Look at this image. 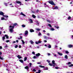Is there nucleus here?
I'll use <instances>...</instances> for the list:
<instances>
[{"mask_svg": "<svg viewBox=\"0 0 73 73\" xmlns=\"http://www.w3.org/2000/svg\"><path fill=\"white\" fill-rule=\"evenodd\" d=\"M48 67H45L44 68V70H48Z\"/></svg>", "mask_w": 73, "mask_h": 73, "instance_id": "obj_27", "label": "nucleus"}, {"mask_svg": "<svg viewBox=\"0 0 73 73\" xmlns=\"http://www.w3.org/2000/svg\"><path fill=\"white\" fill-rule=\"evenodd\" d=\"M16 42H17V43L19 42V40H16Z\"/></svg>", "mask_w": 73, "mask_h": 73, "instance_id": "obj_54", "label": "nucleus"}, {"mask_svg": "<svg viewBox=\"0 0 73 73\" xmlns=\"http://www.w3.org/2000/svg\"><path fill=\"white\" fill-rule=\"evenodd\" d=\"M20 38H18V40H20V39H22V37L21 36H20Z\"/></svg>", "mask_w": 73, "mask_h": 73, "instance_id": "obj_25", "label": "nucleus"}, {"mask_svg": "<svg viewBox=\"0 0 73 73\" xmlns=\"http://www.w3.org/2000/svg\"><path fill=\"white\" fill-rule=\"evenodd\" d=\"M49 3L51 4V5H55V4L54 3V2L53 1H48Z\"/></svg>", "mask_w": 73, "mask_h": 73, "instance_id": "obj_3", "label": "nucleus"}, {"mask_svg": "<svg viewBox=\"0 0 73 73\" xmlns=\"http://www.w3.org/2000/svg\"><path fill=\"white\" fill-rule=\"evenodd\" d=\"M6 42H9V40H7L6 41Z\"/></svg>", "mask_w": 73, "mask_h": 73, "instance_id": "obj_47", "label": "nucleus"}, {"mask_svg": "<svg viewBox=\"0 0 73 73\" xmlns=\"http://www.w3.org/2000/svg\"><path fill=\"white\" fill-rule=\"evenodd\" d=\"M33 72H36V70H35V69H34L33 70Z\"/></svg>", "mask_w": 73, "mask_h": 73, "instance_id": "obj_36", "label": "nucleus"}, {"mask_svg": "<svg viewBox=\"0 0 73 73\" xmlns=\"http://www.w3.org/2000/svg\"><path fill=\"white\" fill-rule=\"evenodd\" d=\"M0 59L1 60H3V58H1V56H0Z\"/></svg>", "mask_w": 73, "mask_h": 73, "instance_id": "obj_38", "label": "nucleus"}, {"mask_svg": "<svg viewBox=\"0 0 73 73\" xmlns=\"http://www.w3.org/2000/svg\"><path fill=\"white\" fill-rule=\"evenodd\" d=\"M32 53H33V54H35V52H33Z\"/></svg>", "mask_w": 73, "mask_h": 73, "instance_id": "obj_50", "label": "nucleus"}, {"mask_svg": "<svg viewBox=\"0 0 73 73\" xmlns=\"http://www.w3.org/2000/svg\"><path fill=\"white\" fill-rule=\"evenodd\" d=\"M16 3L17 4H21V2L20 1H16Z\"/></svg>", "mask_w": 73, "mask_h": 73, "instance_id": "obj_15", "label": "nucleus"}, {"mask_svg": "<svg viewBox=\"0 0 73 73\" xmlns=\"http://www.w3.org/2000/svg\"><path fill=\"white\" fill-rule=\"evenodd\" d=\"M6 20V19H5L4 17H2L1 19V20Z\"/></svg>", "mask_w": 73, "mask_h": 73, "instance_id": "obj_32", "label": "nucleus"}, {"mask_svg": "<svg viewBox=\"0 0 73 73\" xmlns=\"http://www.w3.org/2000/svg\"><path fill=\"white\" fill-rule=\"evenodd\" d=\"M48 65H50V66H53V64H51L50 63H49Z\"/></svg>", "mask_w": 73, "mask_h": 73, "instance_id": "obj_29", "label": "nucleus"}, {"mask_svg": "<svg viewBox=\"0 0 73 73\" xmlns=\"http://www.w3.org/2000/svg\"><path fill=\"white\" fill-rule=\"evenodd\" d=\"M33 58H34V59L35 58H37V57H36V56H34L33 57Z\"/></svg>", "mask_w": 73, "mask_h": 73, "instance_id": "obj_44", "label": "nucleus"}, {"mask_svg": "<svg viewBox=\"0 0 73 73\" xmlns=\"http://www.w3.org/2000/svg\"><path fill=\"white\" fill-rule=\"evenodd\" d=\"M37 64H41V62H38Z\"/></svg>", "mask_w": 73, "mask_h": 73, "instance_id": "obj_56", "label": "nucleus"}, {"mask_svg": "<svg viewBox=\"0 0 73 73\" xmlns=\"http://www.w3.org/2000/svg\"><path fill=\"white\" fill-rule=\"evenodd\" d=\"M0 15H2L4 17H6V18L8 17V16L4 15V13H3V12H0Z\"/></svg>", "mask_w": 73, "mask_h": 73, "instance_id": "obj_2", "label": "nucleus"}, {"mask_svg": "<svg viewBox=\"0 0 73 73\" xmlns=\"http://www.w3.org/2000/svg\"><path fill=\"white\" fill-rule=\"evenodd\" d=\"M4 4L5 5V6H7L8 5L7 3H4Z\"/></svg>", "mask_w": 73, "mask_h": 73, "instance_id": "obj_43", "label": "nucleus"}, {"mask_svg": "<svg viewBox=\"0 0 73 73\" xmlns=\"http://www.w3.org/2000/svg\"><path fill=\"white\" fill-rule=\"evenodd\" d=\"M27 60V57H25L24 58V61H25Z\"/></svg>", "mask_w": 73, "mask_h": 73, "instance_id": "obj_30", "label": "nucleus"}, {"mask_svg": "<svg viewBox=\"0 0 73 73\" xmlns=\"http://www.w3.org/2000/svg\"><path fill=\"white\" fill-rule=\"evenodd\" d=\"M17 57L19 59H20L22 58V57L21 56H20V55H18Z\"/></svg>", "mask_w": 73, "mask_h": 73, "instance_id": "obj_8", "label": "nucleus"}, {"mask_svg": "<svg viewBox=\"0 0 73 73\" xmlns=\"http://www.w3.org/2000/svg\"><path fill=\"white\" fill-rule=\"evenodd\" d=\"M21 41L22 42L23 44H25V42H24V40H21Z\"/></svg>", "mask_w": 73, "mask_h": 73, "instance_id": "obj_31", "label": "nucleus"}, {"mask_svg": "<svg viewBox=\"0 0 73 73\" xmlns=\"http://www.w3.org/2000/svg\"><path fill=\"white\" fill-rule=\"evenodd\" d=\"M55 69H59V68L58 67H56Z\"/></svg>", "mask_w": 73, "mask_h": 73, "instance_id": "obj_46", "label": "nucleus"}, {"mask_svg": "<svg viewBox=\"0 0 73 73\" xmlns=\"http://www.w3.org/2000/svg\"><path fill=\"white\" fill-rule=\"evenodd\" d=\"M32 16L33 17V18H34V19H35V18H36V17L35 16V15H32Z\"/></svg>", "mask_w": 73, "mask_h": 73, "instance_id": "obj_22", "label": "nucleus"}, {"mask_svg": "<svg viewBox=\"0 0 73 73\" xmlns=\"http://www.w3.org/2000/svg\"><path fill=\"white\" fill-rule=\"evenodd\" d=\"M25 37H27V35H28V31H25Z\"/></svg>", "mask_w": 73, "mask_h": 73, "instance_id": "obj_4", "label": "nucleus"}, {"mask_svg": "<svg viewBox=\"0 0 73 73\" xmlns=\"http://www.w3.org/2000/svg\"><path fill=\"white\" fill-rule=\"evenodd\" d=\"M14 27H15L14 26H12L11 25H10L9 26L10 28H12L11 29H10V31L11 33H12V32H13V29L14 28Z\"/></svg>", "mask_w": 73, "mask_h": 73, "instance_id": "obj_1", "label": "nucleus"}, {"mask_svg": "<svg viewBox=\"0 0 73 73\" xmlns=\"http://www.w3.org/2000/svg\"><path fill=\"white\" fill-rule=\"evenodd\" d=\"M46 61L47 62H48V63H50V61H49V60H46Z\"/></svg>", "mask_w": 73, "mask_h": 73, "instance_id": "obj_39", "label": "nucleus"}, {"mask_svg": "<svg viewBox=\"0 0 73 73\" xmlns=\"http://www.w3.org/2000/svg\"><path fill=\"white\" fill-rule=\"evenodd\" d=\"M25 68L26 69H27V70H28V69H29V67H28V66H26L25 67Z\"/></svg>", "mask_w": 73, "mask_h": 73, "instance_id": "obj_11", "label": "nucleus"}, {"mask_svg": "<svg viewBox=\"0 0 73 73\" xmlns=\"http://www.w3.org/2000/svg\"><path fill=\"white\" fill-rule=\"evenodd\" d=\"M48 47L49 48H51V46H48Z\"/></svg>", "mask_w": 73, "mask_h": 73, "instance_id": "obj_53", "label": "nucleus"}, {"mask_svg": "<svg viewBox=\"0 0 73 73\" xmlns=\"http://www.w3.org/2000/svg\"><path fill=\"white\" fill-rule=\"evenodd\" d=\"M50 31H54V29L53 28H51L50 29Z\"/></svg>", "mask_w": 73, "mask_h": 73, "instance_id": "obj_26", "label": "nucleus"}, {"mask_svg": "<svg viewBox=\"0 0 73 73\" xmlns=\"http://www.w3.org/2000/svg\"><path fill=\"white\" fill-rule=\"evenodd\" d=\"M39 66L40 68H45V66L42 65H39Z\"/></svg>", "mask_w": 73, "mask_h": 73, "instance_id": "obj_18", "label": "nucleus"}, {"mask_svg": "<svg viewBox=\"0 0 73 73\" xmlns=\"http://www.w3.org/2000/svg\"><path fill=\"white\" fill-rule=\"evenodd\" d=\"M21 15H22V16H24V17H25V14H24L23 12H21Z\"/></svg>", "mask_w": 73, "mask_h": 73, "instance_id": "obj_12", "label": "nucleus"}, {"mask_svg": "<svg viewBox=\"0 0 73 73\" xmlns=\"http://www.w3.org/2000/svg\"><path fill=\"white\" fill-rule=\"evenodd\" d=\"M36 25H37L38 26V25H39V22H38V21H36Z\"/></svg>", "mask_w": 73, "mask_h": 73, "instance_id": "obj_17", "label": "nucleus"}, {"mask_svg": "<svg viewBox=\"0 0 73 73\" xmlns=\"http://www.w3.org/2000/svg\"><path fill=\"white\" fill-rule=\"evenodd\" d=\"M58 54H59V55H60V56H62V53H60L59 52H58Z\"/></svg>", "mask_w": 73, "mask_h": 73, "instance_id": "obj_21", "label": "nucleus"}, {"mask_svg": "<svg viewBox=\"0 0 73 73\" xmlns=\"http://www.w3.org/2000/svg\"><path fill=\"white\" fill-rule=\"evenodd\" d=\"M19 61L21 62V63H23V60L21 59H19Z\"/></svg>", "mask_w": 73, "mask_h": 73, "instance_id": "obj_13", "label": "nucleus"}, {"mask_svg": "<svg viewBox=\"0 0 73 73\" xmlns=\"http://www.w3.org/2000/svg\"><path fill=\"white\" fill-rule=\"evenodd\" d=\"M47 21H48V22H49V23H50V21H49V20H47Z\"/></svg>", "mask_w": 73, "mask_h": 73, "instance_id": "obj_59", "label": "nucleus"}, {"mask_svg": "<svg viewBox=\"0 0 73 73\" xmlns=\"http://www.w3.org/2000/svg\"><path fill=\"white\" fill-rule=\"evenodd\" d=\"M2 54V52H0V55H1Z\"/></svg>", "mask_w": 73, "mask_h": 73, "instance_id": "obj_55", "label": "nucleus"}, {"mask_svg": "<svg viewBox=\"0 0 73 73\" xmlns=\"http://www.w3.org/2000/svg\"><path fill=\"white\" fill-rule=\"evenodd\" d=\"M48 25L49 26L50 28H52V25H51L50 24H49Z\"/></svg>", "mask_w": 73, "mask_h": 73, "instance_id": "obj_37", "label": "nucleus"}, {"mask_svg": "<svg viewBox=\"0 0 73 73\" xmlns=\"http://www.w3.org/2000/svg\"><path fill=\"white\" fill-rule=\"evenodd\" d=\"M64 58H66V59H68V56L67 55H66L64 56Z\"/></svg>", "mask_w": 73, "mask_h": 73, "instance_id": "obj_23", "label": "nucleus"}, {"mask_svg": "<svg viewBox=\"0 0 73 73\" xmlns=\"http://www.w3.org/2000/svg\"><path fill=\"white\" fill-rule=\"evenodd\" d=\"M0 49H2V46H0Z\"/></svg>", "mask_w": 73, "mask_h": 73, "instance_id": "obj_64", "label": "nucleus"}, {"mask_svg": "<svg viewBox=\"0 0 73 73\" xmlns=\"http://www.w3.org/2000/svg\"><path fill=\"white\" fill-rule=\"evenodd\" d=\"M58 8L57 6H55L54 8H53V9H57Z\"/></svg>", "mask_w": 73, "mask_h": 73, "instance_id": "obj_10", "label": "nucleus"}, {"mask_svg": "<svg viewBox=\"0 0 73 73\" xmlns=\"http://www.w3.org/2000/svg\"><path fill=\"white\" fill-rule=\"evenodd\" d=\"M42 42L41 41H37V42H35V43L36 44H38L39 43H41Z\"/></svg>", "mask_w": 73, "mask_h": 73, "instance_id": "obj_5", "label": "nucleus"}, {"mask_svg": "<svg viewBox=\"0 0 73 73\" xmlns=\"http://www.w3.org/2000/svg\"><path fill=\"white\" fill-rule=\"evenodd\" d=\"M29 21L30 23H33V20L32 19H29Z\"/></svg>", "mask_w": 73, "mask_h": 73, "instance_id": "obj_9", "label": "nucleus"}, {"mask_svg": "<svg viewBox=\"0 0 73 73\" xmlns=\"http://www.w3.org/2000/svg\"><path fill=\"white\" fill-rule=\"evenodd\" d=\"M73 47V46H69L68 48H72Z\"/></svg>", "mask_w": 73, "mask_h": 73, "instance_id": "obj_45", "label": "nucleus"}, {"mask_svg": "<svg viewBox=\"0 0 73 73\" xmlns=\"http://www.w3.org/2000/svg\"><path fill=\"white\" fill-rule=\"evenodd\" d=\"M55 27H56V28H57V29H58V28H59V27L57 26H55Z\"/></svg>", "mask_w": 73, "mask_h": 73, "instance_id": "obj_51", "label": "nucleus"}, {"mask_svg": "<svg viewBox=\"0 0 73 73\" xmlns=\"http://www.w3.org/2000/svg\"><path fill=\"white\" fill-rule=\"evenodd\" d=\"M5 36L6 38H8L9 37V36H8L7 35H5Z\"/></svg>", "mask_w": 73, "mask_h": 73, "instance_id": "obj_24", "label": "nucleus"}, {"mask_svg": "<svg viewBox=\"0 0 73 73\" xmlns=\"http://www.w3.org/2000/svg\"><path fill=\"white\" fill-rule=\"evenodd\" d=\"M30 32H34V30L33 29H31L30 30Z\"/></svg>", "mask_w": 73, "mask_h": 73, "instance_id": "obj_14", "label": "nucleus"}, {"mask_svg": "<svg viewBox=\"0 0 73 73\" xmlns=\"http://www.w3.org/2000/svg\"><path fill=\"white\" fill-rule=\"evenodd\" d=\"M47 45H48V46H51V45H50V44H48Z\"/></svg>", "mask_w": 73, "mask_h": 73, "instance_id": "obj_60", "label": "nucleus"}, {"mask_svg": "<svg viewBox=\"0 0 73 73\" xmlns=\"http://www.w3.org/2000/svg\"><path fill=\"white\" fill-rule=\"evenodd\" d=\"M30 43H31V44H35V42H33L32 40H30L29 41Z\"/></svg>", "mask_w": 73, "mask_h": 73, "instance_id": "obj_6", "label": "nucleus"}, {"mask_svg": "<svg viewBox=\"0 0 73 73\" xmlns=\"http://www.w3.org/2000/svg\"><path fill=\"white\" fill-rule=\"evenodd\" d=\"M40 53H38V54H36V57H39L40 56Z\"/></svg>", "mask_w": 73, "mask_h": 73, "instance_id": "obj_7", "label": "nucleus"}, {"mask_svg": "<svg viewBox=\"0 0 73 73\" xmlns=\"http://www.w3.org/2000/svg\"><path fill=\"white\" fill-rule=\"evenodd\" d=\"M52 64H55V61L54 60H53L52 61Z\"/></svg>", "mask_w": 73, "mask_h": 73, "instance_id": "obj_16", "label": "nucleus"}, {"mask_svg": "<svg viewBox=\"0 0 73 73\" xmlns=\"http://www.w3.org/2000/svg\"><path fill=\"white\" fill-rule=\"evenodd\" d=\"M41 72V70H38V72H39V73H40Z\"/></svg>", "mask_w": 73, "mask_h": 73, "instance_id": "obj_48", "label": "nucleus"}, {"mask_svg": "<svg viewBox=\"0 0 73 73\" xmlns=\"http://www.w3.org/2000/svg\"><path fill=\"white\" fill-rule=\"evenodd\" d=\"M68 65H70L71 64V62H69L67 63Z\"/></svg>", "mask_w": 73, "mask_h": 73, "instance_id": "obj_34", "label": "nucleus"}, {"mask_svg": "<svg viewBox=\"0 0 73 73\" xmlns=\"http://www.w3.org/2000/svg\"><path fill=\"white\" fill-rule=\"evenodd\" d=\"M30 65L31 66L32 65V63H30Z\"/></svg>", "mask_w": 73, "mask_h": 73, "instance_id": "obj_62", "label": "nucleus"}, {"mask_svg": "<svg viewBox=\"0 0 73 73\" xmlns=\"http://www.w3.org/2000/svg\"><path fill=\"white\" fill-rule=\"evenodd\" d=\"M4 47L5 48H7L8 46H4Z\"/></svg>", "mask_w": 73, "mask_h": 73, "instance_id": "obj_52", "label": "nucleus"}, {"mask_svg": "<svg viewBox=\"0 0 73 73\" xmlns=\"http://www.w3.org/2000/svg\"><path fill=\"white\" fill-rule=\"evenodd\" d=\"M69 67H71V66H73V64H71V65L68 66Z\"/></svg>", "mask_w": 73, "mask_h": 73, "instance_id": "obj_33", "label": "nucleus"}, {"mask_svg": "<svg viewBox=\"0 0 73 73\" xmlns=\"http://www.w3.org/2000/svg\"><path fill=\"white\" fill-rule=\"evenodd\" d=\"M14 25V26H16V25H17V23H14V24H13Z\"/></svg>", "mask_w": 73, "mask_h": 73, "instance_id": "obj_40", "label": "nucleus"}, {"mask_svg": "<svg viewBox=\"0 0 73 73\" xmlns=\"http://www.w3.org/2000/svg\"><path fill=\"white\" fill-rule=\"evenodd\" d=\"M44 42H47V41H46V40H44Z\"/></svg>", "mask_w": 73, "mask_h": 73, "instance_id": "obj_58", "label": "nucleus"}, {"mask_svg": "<svg viewBox=\"0 0 73 73\" xmlns=\"http://www.w3.org/2000/svg\"><path fill=\"white\" fill-rule=\"evenodd\" d=\"M44 38L45 39H48L49 38L48 37H47L46 36H44Z\"/></svg>", "mask_w": 73, "mask_h": 73, "instance_id": "obj_19", "label": "nucleus"}, {"mask_svg": "<svg viewBox=\"0 0 73 73\" xmlns=\"http://www.w3.org/2000/svg\"><path fill=\"white\" fill-rule=\"evenodd\" d=\"M2 39L3 41H4V40L5 39V36H3V37L2 38Z\"/></svg>", "mask_w": 73, "mask_h": 73, "instance_id": "obj_35", "label": "nucleus"}, {"mask_svg": "<svg viewBox=\"0 0 73 73\" xmlns=\"http://www.w3.org/2000/svg\"><path fill=\"white\" fill-rule=\"evenodd\" d=\"M48 36H49L50 34L49 33H47L46 34Z\"/></svg>", "mask_w": 73, "mask_h": 73, "instance_id": "obj_61", "label": "nucleus"}, {"mask_svg": "<svg viewBox=\"0 0 73 73\" xmlns=\"http://www.w3.org/2000/svg\"><path fill=\"white\" fill-rule=\"evenodd\" d=\"M36 31H40V29L38 28H36L35 29Z\"/></svg>", "mask_w": 73, "mask_h": 73, "instance_id": "obj_20", "label": "nucleus"}, {"mask_svg": "<svg viewBox=\"0 0 73 73\" xmlns=\"http://www.w3.org/2000/svg\"><path fill=\"white\" fill-rule=\"evenodd\" d=\"M71 19V17H68V20H69Z\"/></svg>", "mask_w": 73, "mask_h": 73, "instance_id": "obj_42", "label": "nucleus"}, {"mask_svg": "<svg viewBox=\"0 0 73 73\" xmlns=\"http://www.w3.org/2000/svg\"><path fill=\"white\" fill-rule=\"evenodd\" d=\"M43 32H46V31H45V30H43Z\"/></svg>", "mask_w": 73, "mask_h": 73, "instance_id": "obj_63", "label": "nucleus"}, {"mask_svg": "<svg viewBox=\"0 0 73 73\" xmlns=\"http://www.w3.org/2000/svg\"><path fill=\"white\" fill-rule=\"evenodd\" d=\"M22 27H25V25H22Z\"/></svg>", "mask_w": 73, "mask_h": 73, "instance_id": "obj_49", "label": "nucleus"}, {"mask_svg": "<svg viewBox=\"0 0 73 73\" xmlns=\"http://www.w3.org/2000/svg\"><path fill=\"white\" fill-rule=\"evenodd\" d=\"M66 53L67 54H68V53H69V52L68 51H66Z\"/></svg>", "mask_w": 73, "mask_h": 73, "instance_id": "obj_41", "label": "nucleus"}, {"mask_svg": "<svg viewBox=\"0 0 73 73\" xmlns=\"http://www.w3.org/2000/svg\"><path fill=\"white\" fill-rule=\"evenodd\" d=\"M38 35V36H42V35L41 34V33H39Z\"/></svg>", "mask_w": 73, "mask_h": 73, "instance_id": "obj_28", "label": "nucleus"}, {"mask_svg": "<svg viewBox=\"0 0 73 73\" xmlns=\"http://www.w3.org/2000/svg\"><path fill=\"white\" fill-rule=\"evenodd\" d=\"M17 47H18V46H15V48H17Z\"/></svg>", "mask_w": 73, "mask_h": 73, "instance_id": "obj_57", "label": "nucleus"}]
</instances>
